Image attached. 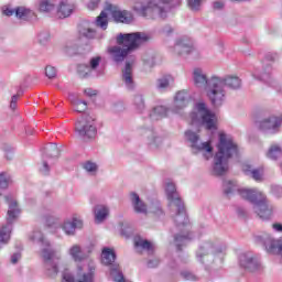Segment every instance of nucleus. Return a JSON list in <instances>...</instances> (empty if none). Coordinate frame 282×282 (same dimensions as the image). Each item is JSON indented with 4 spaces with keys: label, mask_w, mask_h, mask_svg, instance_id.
I'll return each instance as SVG.
<instances>
[{
    "label": "nucleus",
    "mask_w": 282,
    "mask_h": 282,
    "mask_svg": "<svg viewBox=\"0 0 282 282\" xmlns=\"http://www.w3.org/2000/svg\"><path fill=\"white\" fill-rule=\"evenodd\" d=\"M272 228L275 232H282V224L275 223L272 225Z\"/></svg>",
    "instance_id": "0e129e2a"
},
{
    "label": "nucleus",
    "mask_w": 282,
    "mask_h": 282,
    "mask_svg": "<svg viewBox=\"0 0 282 282\" xmlns=\"http://www.w3.org/2000/svg\"><path fill=\"white\" fill-rule=\"evenodd\" d=\"M165 192L167 195V199L170 202V206L177 205V202H183L182 197H180V194L177 193V188L175 187V183L167 182L165 184Z\"/></svg>",
    "instance_id": "c756f323"
},
{
    "label": "nucleus",
    "mask_w": 282,
    "mask_h": 282,
    "mask_svg": "<svg viewBox=\"0 0 282 282\" xmlns=\"http://www.w3.org/2000/svg\"><path fill=\"white\" fill-rule=\"evenodd\" d=\"M218 252H223L219 242L206 241L203 242L196 251V259H198L200 263H204L205 257H208V254H218Z\"/></svg>",
    "instance_id": "412c9836"
},
{
    "label": "nucleus",
    "mask_w": 282,
    "mask_h": 282,
    "mask_svg": "<svg viewBox=\"0 0 282 282\" xmlns=\"http://www.w3.org/2000/svg\"><path fill=\"white\" fill-rule=\"evenodd\" d=\"M282 155V150L281 147L279 145H271V148L269 149L267 156L270 160H279V158H281Z\"/></svg>",
    "instance_id": "ea45409f"
},
{
    "label": "nucleus",
    "mask_w": 282,
    "mask_h": 282,
    "mask_svg": "<svg viewBox=\"0 0 282 282\" xmlns=\"http://www.w3.org/2000/svg\"><path fill=\"white\" fill-rule=\"evenodd\" d=\"M192 124L203 126L208 131L217 130V116L206 108V104H196L194 111L189 115Z\"/></svg>",
    "instance_id": "6e6552de"
},
{
    "label": "nucleus",
    "mask_w": 282,
    "mask_h": 282,
    "mask_svg": "<svg viewBox=\"0 0 282 282\" xmlns=\"http://www.w3.org/2000/svg\"><path fill=\"white\" fill-rule=\"evenodd\" d=\"M108 17H109V12H107V7H106L105 10L101 11L99 17H97V19L95 21V25L97 28H100V30H107V28H109Z\"/></svg>",
    "instance_id": "4c0bfd02"
},
{
    "label": "nucleus",
    "mask_w": 282,
    "mask_h": 282,
    "mask_svg": "<svg viewBox=\"0 0 282 282\" xmlns=\"http://www.w3.org/2000/svg\"><path fill=\"white\" fill-rule=\"evenodd\" d=\"M223 188L225 195H232L237 191V185L232 181H224Z\"/></svg>",
    "instance_id": "49530a36"
},
{
    "label": "nucleus",
    "mask_w": 282,
    "mask_h": 282,
    "mask_svg": "<svg viewBox=\"0 0 282 282\" xmlns=\"http://www.w3.org/2000/svg\"><path fill=\"white\" fill-rule=\"evenodd\" d=\"M172 208H175L176 210L174 223L177 229L183 231V235H176L174 237V243L176 250L182 251V247L186 246V243L193 239V236L188 234V230H191V221L188 220V215H186L184 202L176 200V205H172Z\"/></svg>",
    "instance_id": "423d86ee"
},
{
    "label": "nucleus",
    "mask_w": 282,
    "mask_h": 282,
    "mask_svg": "<svg viewBox=\"0 0 282 282\" xmlns=\"http://www.w3.org/2000/svg\"><path fill=\"white\" fill-rule=\"evenodd\" d=\"M106 12L113 19L115 23H131L133 21V14H131V12L120 10L119 7L113 4H107Z\"/></svg>",
    "instance_id": "f3484780"
},
{
    "label": "nucleus",
    "mask_w": 282,
    "mask_h": 282,
    "mask_svg": "<svg viewBox=\"0 0 282 282\" xmlns=\"http://www.w3.org/2000/svg\"><path fill=\"white\" fill-rule=\"evenodd\" d=\"M83 169L85 170L86 173H89L90 175H96V173L98 172V164L91 161H86L83 164Z\"/></svg>",
    "instance_id": "de8ad7c7"
},
{
    "label": "nucleus",
    "mask_w": 282,
    "mask_h": 282,
    "mask_svg": "<svg viewBox=\"0 0 282 282\" xmlns=\"http://www.w3.org/2000/svg\"><path fill=\"white\" fill-rule=\"evenodd\" d=\"M276 58V53H267L262 61V72L259 73V70L256 69L252 73L253 78L257 80H262L263 83H267V85L272 86V63H274Z\"/></svg>",
    "instance_id": "9b49d317"
},
{
    "label": "nucleus",
    "mask_w": 282,
    "mask_h": 282,
    "mask_svg": "<svg viewBox=\"0 0 282 282\" xmlns=\"http://www.w3.org/2000/svg\"><path fill=\"white\" fill-rule=\"evenodd\" d=\"M132 105L137 113H144V111H147V104L144 101L143 95H140V94L134 95Z\"/></svg>",
    "instance_id": "e433bc0d"
},
{
    "label": "nucleus",
    "mask_w": 282,
    "mask_h": 282,
    "mask_svg": "<svg viewBox=\"0 0 282 282\" xmlns=\"http://www.w3.org/2000/svg\"><path fill=\"white\" fill-rule=\"evenodd\" d=\"M74 12V4L67 2V0H62L57 8V19H67Z\"/></svg>",
    "instance_id": "72a5a7b5"
},
{
    "label": "nucleus",
    "mask_w": 282,
    "mask_h": 282,
    "mask_svg": "<svg viewBox=\"0 0 282 282\" xmlns=\"http://www.w3.org/2000/svg\"><path fill=\"white\" fill-rule=\"evenodd\" d=\"M142 61L145 65H149V67H153V65H155V57L143 56Z\"/></svg>",
    "instance_id": "4d7b16f0"
},
{
    "label": "nucleus",
    "mask_w": 282,
    "mask_h": 282,
    "mask_svg": "<svg viewBox=\"0 0 282 282\" xmlns=\"http://www.w3.org/2000/svg\"><path fill=\"white\" fill-rule=\"evenodd\" d=\"M76 282H96V265L88 264V271H78Z\"/></svg>",
    "instance_id": "c85d7f7f"
},
{
    "label": "nucleus",
    "mask_w": 282,
    "mask_h": 282,
    "mask_svg": "<svg viewBox=\"0 0 282 282\" xmlns=\"http://www.w3.org/2000/svg\"><path fill=\"white\" fill-rule=\"evenodd\" d=\"M7 160H12L14 158V149L10 145H4L3 148Z\"/></svg>",
    "instance_id": "5fc2aeb1"
},
{
    "label": "nucleus",
    "mask_w": 282,
    "mask_h": 282,
    "mask_svg": "<svg viewBox=\"0 0 282 282\" xmlns=\"http://www.w3.org/2000/svg\"><path fill=\"white\" fill-rule=\"evenodd\" d=\"M172 0H149L147 2H137L133 6L134 12L147 19H166L169 17V3Z\"/></svg>",
    "instance_id": "0eeeda50"
},
{
    "label": "nucleus",
    "mask_w": 282,
    "mask_h": 282,
    "mask_svg": "<svg viewBox=\"0 0 282 282\" xmlns=\"http://www.w3.org/2000/svg\"><path fill=\"white\" fill-rule=\"evenodd\" d=\"M134 63H135L134 56L128 57L121 74V80L124 87L129 89V91H133V89H135V79H133Z\"/></svg>",
    "instance_id": "2eb2a0df"
},
{
    "label": "nucleus",
    "mask_w": 282,
    "mask_h": 282,
    "mask_svg": "<svg viewBox=\"0 0 282 282\" xmlns=\"http://www.w3.org/2000/svg\"><path fill=\"white\" fill-rule=\"evenodd\" d=\"M160 265V260L159 259H151L148 261V268H158Z\"/></svg>",
    "instance_id": "680f3d73"
},
{
    "label": "nucleus",
    "mask_w": 282,
    "mask_h": 282,
    "mask_svg": "<svg viewBox=\"0 0 282 282\" xmlns=\"http://www.w3.org/2000/svg\"><path fill=\"white\" fill-rule=\"evenodd\" d=\"M214 10H224V3L221 1L213 2Z\"/></svg>",
    "instance_id": "e2e57ef3"
},
{
    "label": "nucleus",
    "mask_w": 282,
    "mask_h": 282,
    "mask_svg": "<svg viewBox=\"0 0 282 282\" xmlns=\"http://www.w3.org/2000/svg\"><path fill=\"white\" fill-rule=\"evenodd\" d=\"M37 39H39V43L41 45H46V43H50V32H47V31L41 32L39 34Z\"/></svg>",
    "instance_id": "8fccbe9b"
},
{
    "label": "nucleus",
    "mask_w": 282,
    "mask_h": 282,
    "mask_svg": "<svg viewBox=\"0 0 282 282\" xmlns=\"http://www.w3.org/2000/svg\"><path fill=\"white\" fill-rule=\"evenodd\" d=\"M21 94H23V93L19 91L17 95H13L11 97L10 109H12V111H14V109H17V102H19V98H21Z\"/></svg>",
    "instance_id": "603ef678"
},
{
    "label": "nucleus",
    "mask_w": 282,
    "mask_h": 282,
    "mask_svg": "<svg viewBox=\"0 0 282 282\" xmlns=\"http://www.w3.org/2000/svg\"><path fill=\"white\" fill-rule=\"evenodd\" d=\"M3 14L6 17H17L20 21H32L34 19V11L25 7H18L15 9L7 7L3 10Z\"/></svg>",
    "instance_id": "5701e85b"
},
{
    "label": "nucleus",
    "mask_w": 282,
    "mask_h": 282,
    "mask_svg": "<svg viewBox=\"0 0 282 282\" xmlns=\"http://www.w3.org/2000/svg\"><path fill=\"white\" fill-rule=\"evenodd\" d=\"M135 248H142V250H148V252H153V245L149 242V240H144L139 238L134 242Z\"/></svg>",
    "instance_id": "37998d69"
},
{
    "label": "nucleus",
    "mask_w": 282,
    "mask_h": 282,
    "mask_svg": "<svg viewBox=\"0 0 282 282\" xmlns=\"http://www.w3.org/2000/svg\"><path fill=\"white\" fill-rule=\"evenodd\" d=\"M40 12L50 13L54 10V1L53 0H41L40 1Z\"/></svg>",
    "instance_id": "79ce46f5"
},
{
    "label": "nucleus",
    "mask_w": 282,
    "mask_h": 282,
    "mask_svg": "<svg viewBox=\"0 0 282 282\" xmlns=\"http://www.w3.org/2000/svg\"><path fill=\"white\" fill-rule=\"evenodd\" d=\"M64 12H67V7L64 8Z\"/></svg>",
    "instance_id": "774afa93"
},
{
    "label": "nucleus",
    "mask_w": 282,
    "mask_h": 282,
    "mask_svg": "<svg viewBox=\"0 0 282 282\" xmlns=\"http://www.w3.org/2000/svg\"><path fill=\"white\" fill-rule=\"evenodd\" d=\"M271 193L274 197H282V187L281 185H272Z\"/></svg>",
    "instance_id": "6e6d98bb"
},
{
    "label": "nucleus",
    "mask_w": 282,
    "mask_h": 282,
    "mask_svg": "<svg viewBox=\"0 0 282 282\" xmlns=\"http://www.w3.org/2000/svg\"><path fill=\"white\" fill-rule=\"evenodd\" d=\"M68 254L76 263H80V261H85V259L89 257V253L83 250L78 245H74L73 247H70L68 250Z\"/></svg>",
    "instance_id": "473e14b6"
},
{
    "label": "nucleus",
    "mask_w": 282,
    "mask_h": 282,
    "mask_svg": "<svg viewBox=\"0 0 282 282\" xmlns=\"http://www.w3.org/2000/svg\"><path fill=\"white\" fill-rule=\"evenodd\" d=\"M149 118L153 122H156L158 120H162L163 118H166L169 116V108L164 106H155L149 111Z\"/></svg>",
    "instance_id": "2f4dec72"
},
{
    "label": "nucleus",
    "mask_w": 282,
    "mask_h": 282,
    "mask_svg": "<svg viewBox=\"0 0 282 282\" xmlns=\"http://www.w3.org/2000/svg\"><path fill=\"white\" fill-rule=\"evenodd\" d=\"M238 193L242 199H247V202L253 204V210L259 219H262V221L272 219L276 207L268 202V197L263 192L257 188H240Z\"/></svg>",
    "instance_id": "20e7f679"
},
{
    "label": "nucleus",
    "mask_w": 282,
    "mask_h": 282,
    "mask_svg": "<svg viewBox=\"0 0 282 282\" xmlns=\"http://www.w3.org/2000/svg\"><path fill=\"white\" fill-rule=\"evenodd\" d=\"M75 133L82 140H94L98 129L96 128V119L94 117L84 113L75 123Z\"/></svg>",
    "instance_id": "9d476101"
},
{
    "label": "nucleus",
    "mask_w": 282,
    "mask_h": 282,
    "mask_svg": "<svg viewBox=\"0 0 282 282\" xmlns=\"http://www.w3.org/2000/svg\"><path fill=\"white\" fill-rule=\"evenodd\" d=\"M210 87L209 96L214 97V107H221L226 100V87L234 90L239 89L241 87V78L232 75L217 76L212 79Z\"/></svg>",
    "instance_id": "39448f33"
},
{
    "label": "nucleus",
    "mask_w": 282,
    "mask_h": 282,
    "mask_svg": "<svg viewBox=\"0 0 282 282\" xmlns=\"http://www.w3.org/2000/svg\"><path fill=\"white\" fill-rule=\"evenodd\" d=\"M100 3V0H90L88 3V9L89 10H96Z\"/></svg>",
    "instance_id": "052dcab7"
},
{
    "label": "nucleus",
    "mask_w": 282,
    "mask_h": 282,
    "mask_svg": "<svg viewBox=\"0 0 282 282\" xmlns=\"http://www.w3.org/2000/svg\"><path fill=\"white\" fill-rule=\"evenodd\" d=\"M30 240L33 243H39L41 246V256L44 261V270L46 276L54 279L58 274V261H61V253L52 249L50 241L45 240L43 232L35 230L30 236Z\"/></svg>",
    "instance_id": "7ed1b4c3"
},
{
    "label": "nucleus",
    "mask_w": 282,
    "mask_h": 282,
    "mask_svg": "<svg viewBox=\"0 0 282 282\" xmlns=\"http://www.w3.org/2000/svg\"><path fill=\"white\" fill-rule=\"evenodd\" d=\"M12 184V176H10V174L2 172L0 173V188L2 191H6V188H8V186H10Z\"/></svg>",
    "instance_id": "a19ab883"
},
{
    "label": "nucleus",
    "mask_w": 282,
    "mask_h": 282,
    "mask_svg": "<svg viewBox=\"0 0 282 282\" xmlns=\"http://www.w3.org/2000/svg\"><path fill=\"white\" fill-rule=\"evenodd\" d=\"M61 155V150L56 144H51L45 148V154L43 155L42 163L39 165L41 175H50V164L52 160H56Z\"/></svg>",
    "instance_id": "4468645a"
},
{
    "label": "nucleus",
    "mask_w": 282,
    "mask_h": 282,
    "mask_svg": "<svg viewBox=\"0 0 282 282\" xmlns=\"http://www.w3.org/2000/svg\"><path fill=\"white\" fill-rule=\"evenodd\" d=\"M149 39V35L142 32L120 33L117 36V45L108 47V54L115 63H123L127 56L133 54Z\"/></svg>",
    "instance_id": "f257e3e1"
},
{
    "label": "nucleus",
    "mask_w": 282,
    "mask_h": 282,
    "mask_svg": "<svg viewBox=\"0 0 282 282\" xmlns=\"http://www.w3.org/2000/svg\"><path fill=\"white\" fill-rule=\"evenodd\" d=\"M187 4L193 12H199L202 10V0H187Z\"/></svg>",
    "instance_id": "09e8293b"
},
{
    "label": "nucleus",
    "mask_w": 282,
    "mask_h": 282,
    "mask_svg": "<svg viewBox=\"0 0 282 282\" xmlns=\"http://www.w3.org/2000/svg\"><path fill=\"white\" fill-rule=\"evenodd\" d=\"M214 78H217V75H213L208 78L206 77V74H204V70L200 68H195L193 72V80L195 87H198V89H204L208 100L215 107L214 97L210 95V91H213V86H210V83Z\"/></svg>",
    "instance_id": "f8f14e48"
},
{
    "label": "nucleus",
    "mask_w": 282,
    "mask_h": 282,
    "mask_svg": "<svg viewBox=\"0 0 282 282\" xmlns=\"http://www.w3.org/2000/svg\"><path fill=\"white\" fill-rule=\"evenodd\" d=\"M173 82H174L173 76L163 75L162 77L156 79V89L159 91H167V89H171Z\"/></svg>",
    "instance_id": "f704fd0d"
},
{
    "label": "nucleus",
    "mask_w": 282,
    "mask_h": 282,
    "mask_svg": "<svg viewBox=\"0 0 282 282\" xmlns=\"http://www.w3.org/2000/svg\"><path fill=\"white\" fill-rule=\"evenodd\" d=\"M140 133L143 135V138H147L148 144L152 151H155V149L162 144V138L158 137L153 128L143 127L140 129Z\"/></svg>",
    "instance_id": "a878e982"
},
{
    "label": "nucleus",
    "mask_w": 282,
    "mask_h": 282,
    "mask_svg": "<svg viewBox=\"0 0 282 282\" xmlns=\"http://www.w3.org/2000/svg\"><path fill=\"white\" fill-rule=\"evenodd\" d=\"M163 32L164 34H171L173 32V28H171L170 25H166L163 28Z\"/></svg>",
    "instance_id": "338daca9"
},
{
    "label": "nucleus",
    "mask_w": 282,
    "mask_h": 282,
    "mask_svg": "<svg viewBox=\"0 0 282 282\" xmlns=\"http://www.w3.org/2000/svg\"><path fill=\"white\" fill-rule=\"evenodd\" d=\"M19 261H21V252H15L11 256V263L13 265H17V263H19Z\"/></svg>",
    "instance_id": "13d9d810"
},
{
    "label": "nucleus",
    "mask_w": 282,
    "mask_h": 282,
    "mask_svg": "<svg viewBox=\"0 0 282 282\" xmlns=\"http://www.w3.org/2000/svg\"><path fill=\"white\" fill-rule=\"evenodd\" d=\"M45 75L47 78H56V67L54 66H46Z\"/></svg>",
    "instance_id": "864d4df0"
},
{
    "label": "nucleus",
    "mask_w": 282,
    "mask_h": 282,
    "mask_svg": "<svg viewBox=\"0 0 282 282\" xmlns=\"http://www.w3.org/2000/svg\"><path fill=\"white\" fill-rule=\"evenodd\" d=\"M241 171L243 175L250 177V180H254V182L263 181V167H256L250 163H243Z\"/></svg>",
    "instance_id": "393cba45"
},
{
    "label": "nucleus",
    "mask_w": 282,
    "mask_h": 282,
    "mask_svg": "<svg viewBox=\"0 0 282 282\" xmlns=\"http://www.w3.org/2000/svg\"><path fill=\"white\" fill-rule=\"evenodd\" d=\"M173 52L177 56H188L195 52V46L191 37H178L173 46Z\"/></svg>",
    "instance_id": "a211bd4d"
},
{
    "label": "nucleus",
    "mask_w": 282,
    "mask_h": 282,
    "mask_svg": "<svg viewBox=\"0 0 282 282\" xmlns=\"http://www.w3.org/2000/svg\"><path fill=\"white\" fill-rule=\"evenodd\" d=\"M85 94H86V96L91 97V96H96L97 91L91 88H87V89H85Z\"/></svg>",
    "instance_id": "69168bd1"
},
{
    "label": "nucleus",
    "mask_w": 282,
    "mask_h": 282,
    "mask_svg": "<svg viewBox=\"0 0 282 282\" xmlns=\"http://www.w3.org/2000/svg\"><path fill=\"white\" fill-rule=\"evenodd\" d=\"M130 202L132 204L134 213H138L139 215H148L149 207L145 205L144 200L140 198V195H138V193H130Z\"/></svg>",
    "instance_id": "cd10ccee"
},
{
    "label": "nucleus",
    "mask_w": 282,
    "mask_h": 282,
    "mask_svg": "<svg viewBox=\"0 0 282 282\" xmlns=\"http://www.w3.org/2000/svg\"><path fill=\"white\" fill-rule=\"evenodd\" d=\"M64 52L67 54V56H76V54H78V44L68 42L64 46Z\"/></svg>",
    "instance_id": "a18cd8bd"
},
{
    "label": "nucleus",
    "mask_w": 282,
    "mask_h": 282,
    "mask_svg": "<svg viewBox=\"0 0 282 282\" xmlns=\"http://www.w3.org/2000/svg\"><path fill=\"white\" fill-rule=\"evenodd\" d=\"M258 239L262 241L267 252L270 254H279L282 258V237L273 239L270 235L258 236Z\"/></svg>",
    "instance_id": "aec40b11"
},
{
    "label": "nucleus",
    "mask_w": 282,
    "mask_h": 282,
    "mask_svg": "<svg viewBox=\"0 0 282 282\" xmlns=\"http://www.w3.org/2000/svg\"><path fill=\"white\" fill-rule=\"evenodd\" d=\"M94 213L97 224H101V221L107 219V216L109 215V208H107L105 205H96Z\"/></svg>",
    "instance_id": "c9c22d12"
},
{
    "label": "nucleus",
    "mask_w": 282,
    "mask_h": 282,
    "mask_svg": "<svg viewBox=\"0 0 282 282\" xmlns=\"http://www.w3.org/2000/svg\"><path fill=\"white\" fill-rule=\"evenodd\" d=\"M239 263L241 268H245V270H248L249 272H259L260 270H263L259 258L250 252L241 253L239 256Z\"/></svg>",
    "instance_id": "dca6fc26"
},
{
    "label": "nucleus",
    "mask_w": 282,
    "mask_h": 282,
    "mask_svg": "<svg viewBox=\"0 0 282 282\" xmlns=\"http://www.w3.org/2000/svg\"><path fill=\"white\" fill-rule=\"evenodd\" d=\"M61 228L65 235L74 237L76 235V230H80V228H83V220L80 218L73 217L72 219L64 220Z\"/></svg>",
    "instance_id": "b1692460"
},
{
    "label": "nucleus",
    "mask_w": 282,
    "mask_h": 282,
    "mask_svg": "<svg viewBox=\"0 0 282 282\" xmlns=\"http://www.w3.org/2000/svg\"><path fill=\"white\" fill-rule=\"evenodd\" d=\"M6 203L9 205L7 213V224L0 229V246L8 243L10 241V232H12V224L19 219L21 215V209L19 208V203L14 199V196H4Z\"/></svg>",
    "instance_id": "1a4fd4ad"
},
{
    "label": "nucleus",
    "mask_w": 282,
    "mask_h": 282,
    "mask_svg": "<svg viewBox=\"0 0 282 282\" xmlns=\"http://www.w3.org/2000/svg\"><path fill=\"white\" fill-rule=\"evenodd\" d=\"M217 152L214 156L213 173L214 175L221 176L228 173V162L232 155H237V143L232 138L220 133L217 144Z\"/></svg>",
    "instance_id": "f03ea898"
},
{
    "label": "nucleus",
    "mask_w": 282,
    "mask_h": 282,
    "mask_svg": "<svg viewBox=\"0 0 282 282\" xmlns=\"http://www.w3.org/2000/svg\"><path fill=\"white\" fill-rule=\"evenodd\" d=\"M181 276L185 280V281H197V275L194 274L191 271H182L181 272Z\"/></svg>",
    "instance_id": "3c124183"
},
{
    "label": "nucleus",
    "mask_w": 282,
    "mask_h": 282,
    "mask_svg": "<svg viewBox=\"0 0 282 282\" xmlns=\"http://www.w3.org/2000/svg\"><path fill=\"white\" fill-rule=\"evenodd\" d=\"M185 138L191 143L193 153L205 151L209 153V158L213 156V145H210V141L199 143V134L193 132V130L185 131Z\"/></svg>",
    "instance_id": "ddd939ff"
},
{
    "label": "nucleus",
    "mask_w": 282,
    "mask_h": 282,
    "mask_svg": "<svg viewBox=\"0 0 282 282\" xmlns=\"http://www.w3.org/2000/svg\"><path fill=\"white\" fill-rule=\"evenodd\" d=\"M78 32L80 36H83L84 39H88V41L96 39V31L94 30V23L89 21H83L79 24Z\"/></svg>",
    "instance_id": "7c9ffc66"
},
{
    "label": "nucleus",
    "mask_w": 282,
    "mask_h": 282,
    "mask_svg": "<svg viewBox=\"0 0 282 282\" xmlns=\"http://www.w3.org/2000/svg\"><path fill=\"white\" fill-rule=\"evenodd\" d=\"M102 61V57L100 55L93 56L89 59L88 64H79L77 66V74L79 78H89L98 67H100V63Z\"/></svg>",
    "instance_id": "6ab92c4d"
},
{
    "label": "nucleus",
    "mask_w": 282,
    "mask_h": 282,
    "mask_svg": "<svg viewBox=\"0 0 282 282\" xmlns=\"http://www.w3.org/2000/svg\"><path fill=\"white\" fill-rule=\"evenodd\" d=\"M63 279L65 282H76V276L74 278L72 273H64Z\"/></svg>",
    "instance_id": "bf43d9fd"
},
{
    "label": "nucleus",
    "mask_w": 282,
    "mask_h": 282,
    "mask_svg": "<svg viewBox=\"0 0 282 282\" xmlns=\"http://www.w3.org/2000/svg\"><path fill=\"white\" fill-rule=\"evenodd\" d=\"M72 105L74 107V111H77V113H84V111H87V101L75 99L72 101Z\"/></svg>",
    "instance_id": "c03bdc74"
},
{
    "label": "nucleus",
    "mask_w": 282,
    "mask_h": 282,
    "mask_svg": "<svg viewBox=\"0 0 282 282\" xmlns=\"http://www.w3.org/2000/svg\"><path fill=\"white\" fill-rule=\"evenodd\" d=\"M149 213H152V215H155L156 217H162V215H164L162 205L158 200L152 202L149 206Z\"/></svg>",
    "instance_id": "58836bf2"
},
{
    "label": "nucleus",
    "mask_w": 282,
    "mask_h": 282,
    "mask_svg": "<svg viewBox=\"0 0 282 282\" xmlns=\"http://www.w3.org/2000/svg\"><path fill=\"white\" fill-rule=\"evenodd\" d=\"M282 126V115L280 117H269L259 123V129L264 133H279Z\"/></svg>",
    "instance_id": "4be33fe9"
},
{
    "label": "nucleus",
    "mask_w": 282,
    "mask_h": 282,
    "mask_svg": "<svg viewBox=\"0 0 282 282\" xmlns=\"http://www.w3.org/2000/svg\"><path fill=\"white\" fill-rule=\"evenodd\" d=\"M188 93L186 90H180L176 93V96L174 97V106L172 108V111L174 113H180L182 109L185 107H188Z\"/></svg>",
    "instance_id": "bb28decb"
}]
</instances>
